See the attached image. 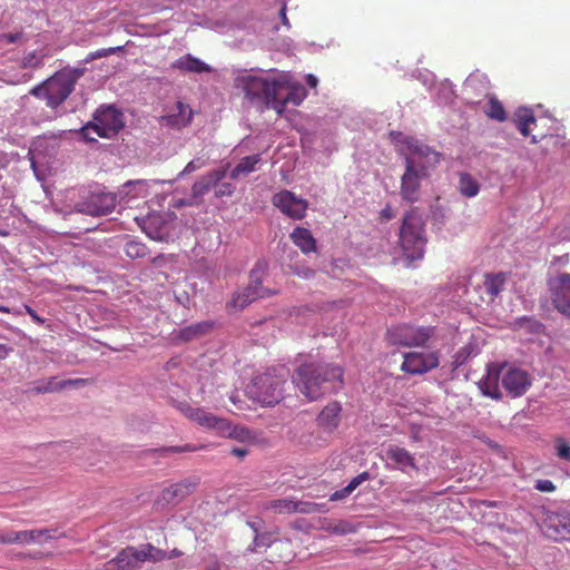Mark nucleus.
I'll return each instance as SVG.
<instances>
[{"instance_id": "nucleus-39", "label": "nucleus", "mask_w": 570, "mask_h": 570, "mask_svg": "<svg viewBox=\"0 0 570 570\" xmlns=\"http://www.w3.org/2000/svg\"><path fill=\"white\" fill-rule=\"evenodd\" d=\"M50 529H35L28 530L29 544L31 543H43L53 538Z\"/></svg>"}, {"instance_id": "nucleus-45", "label": "nucleus", "mask_w": 570, "mask_h": 570, "mask_svg": "<svg viewBox=\"0 0 570 570\" xmlns=\"http://www.w3.org/2000/svg\"><path fill=\"white\" fill-rule=\"evenodd\" d=\"M214 187H216V189H215L216 197L230 196L235 190V187L230 183H220L219 181Z\"/></svg>"}, {"instance_id": "nucleus-11", "label": "nucleus", "mask_w": 570, "mask_h": 570, "mask_svg": "<svg viewBox=\"0 0 570 570\" xmlns=\"http://www.w3.org/2000/svg\"><path fill=\"white\" fill-rule=\"evenodd\" d=\"M438 352L419 353L410 352L404 354L401 370L410 374H423L439 366Z\"/></svg>"}, {"instance_id": "nucleus-25", "label": "nucleus", "mask_w": 570, "mask_h": 570, "mask_svg": "<svg viewBox=\"0 0 570 570\" xmlns=\"http://www.w3.org/2000/svg\"><path fill=\"white\" fill-rule=\"evenodd\" d=\"M173 68L187 71V72H208L210 71V67L202 61L200 59L193 57L191 55H186L180 57L173 63Z\"/></svg>"}, {"instance_id": "nucleus-1", "label": "nucleus", "mask_w": 570, "mask_h": 570, "mask_svg": "<svg viewBox=\"0 0 570 570\" xmlns=\"http://www.w3.org/2000/svg\"><path fill=\"white\" fill-rule=\"evenodd\" d=\"M404 155V173L401 177L400 196L410 204L421 198L422 181L431 176V171L440 164L442 155L413 137L402 140Z\"/></svg>"}, {"instance_id": "nucleus-9", "label": "nucleus", "mask_w": 570, "mask_h": 570, "mask_svg": "<svg viewBox=\"0 0 570 570\" xmlns=\"http://www.w3.org/2000/svg\"><path fill=\"white\" fill-rule=\"evenodd\" d=\"M390 336L395 345L423 346L432 336V328L404 325L391 331Z\"/></svg>"}, {"instance_id": "nucleus-22", "label": "nucleus", "mask_w": 570, "mask_h": 570, "mask_svg": "<svg viewBox=\"0 0 570 570\" xmlns=\"http://www.w3.org/2000/svg\"><path fill=\"white\" fill-rule=\"evenodd\" d=\"M306 97V91L302 86L286 88L281 91L279 95H276L275 102L273 104V109L282 116L286 106L288 104H293L298 106Z\"/></svg>"}, {"instance_id": "nucleus-48", "label": "nucleus", "mask_w": 570, "mask_h": 570, "mask_svg": "<svg viewBox=\"0 0 570 570\" xmlns=\"http://www.w3.org/2000/svg\"><path fill=\"white\" fill-rule=\"evenodd\" d=\"M21 65L24 68H36L41 65V59L37 57L35 51L29 52L27 56L23 57Z\"/></svg>"}, {"instance_id": "nucleus-4", "label": "nucleus", "mask_w": 570, "mask_h": 570, "mask_svg": "<svg viewBox=\"0 0 570 570\" xmlns=\"http://www.w3.org/2000/svg\"><path fill=\"white\" fill-rule=\"evenodd\" d=\"M81 72L78 70H61L47 79L42 85L36 86L30 94L38 98H45L47 106L57 108L73 91L75 85Z\"/></svg>"}, {"instance_id": "nucleus-37", "label": "nucleus", "mask_w": 570, "mask_h": 570, "mask_svg": "<svg viewBox=\"0 0 570 570\" xmlns=\"http://www.w3.org/2000/svg\"><path fill=\"white\" fill-rule=\"evenodd\" d=\"M125 253L130 258H140L147 255V247L139 242L130 240L125 245Z\"/></svg>"}, {"instance_id": "nucleus-44", "label": "nucleus", "mask_w": 570, "mask_h": 570, "mask_svg": "<svg viewBox=\"0 0 570 570\" xmlns=\"http://www.w3.org/2000/svg\"><path fill=\"white\" fill-rule=\"evenodd\" d=\"M120 49H121V47L99 49L97 51L90 52L88 55V57L86 58V61H91V60H95V59L108 57V56L117 52Z\"/></svg>"}, {"instance_id": "nucleus-30", "label": "nucleus", "mask_w": 570, "mask_h": 570, "mask_svg": "<svg viewBox=\"0 0 570 570\" xmlns=\"http://www.w3.org/2000/svg\"><path fill=\"white\" fill-rule=\"evenodd\" d=\"M535 121L533 110H530V108H518V110L514 111L513 122L523 136H529L530 126L535 124Z\"/></svg>"}, {"instance_id": "nucleus-53", "label": "nucleus", "mask_w": 570, "mask_h": 570, "mask_svg": "<svg viewBox=\"0 0 570 570\" xmlns=\"http://www.w3.org/2000/svg\"><path fill=\"white\" fill-rule=\"evenodd\" d=\"M490 118L499 119V101L493 97L490 99V108L487 110Z\"/></svg>"}, {"instance_id": "nucleus-31", "label": "nucleus", "mask_w": 570, "mask_h": 570, "mask_svg": "<svg viewBox=\"0 0 570 570\" xmlns=\"http://www.w3.org/2000/svg\"><path fill=\"white\" fill-rule=\"evenodd\" d=\"M225 430L222 436H227L238 442H254L256 440V435L252 430L242 425H233L228 420L227 429Z\"/></svg>"}, {"instance_id": "nucleus-52", "label": "nucleus", "mask_w": 570, "mask_h": 570, "mask_svg": "<svg viewBox=\"0 0 570 570\" xmlns=\"http://www.w3.org/2000/svg\"><path fill=\"white\" fill-rule=\"evenodd\" d=\"M175 299L178 304H180L184 307H188L190 304V296L189 293L186 289H176L174 292Z\"/></svg>"}, {"instance_id": "nucleus-5", "label": "nucleus", "mask_w": 570, "mask_h": 570, "mask_svg": "<svg viewBox=\"0 0 570 570\" xmlns=\"http://www.w3.org/2000/svg\"><path fill=\"white\" fill-rule=\"evenodd\" d=\"M425 243L422 216L415 208H411L405 213L400 228V245L406 259L412 262L422 258Z\"/></svg>"}, {"instance_id": "nucleus-60", "label": "nucleus", "mask_w": 570, "mask_h": 570, "mask_svg": "<svg viewBox=\"0 0 570 570\" xmlns=\"http://www.w3.org/2000/svg\"><path fill=\"white\" fill-rule=\"evenodd\" d=\"M0 544H11L10 531L0 532Z\"/></svg>"}, {"instance_id": "nucleus-54", "label": "nucleus", "mask_w": 570, "mask_h": 570, "mask_svg": "<svg viewBox=\"0 0 570 570\" xmlns=\"http://www.w3.org/2000/svg\"><path fill=\"white\" fill-rule=\"evenodd\" d=\"M21 38H22V32L2 33V35H0V41H6L7 43H16Z\"/></svg>"}, {"instance_id": "nucleus-27", "label": "nucleus", "mask_w": 570, "mask_h": 570, "mask_svg": "<svg viewBox=\"0 0 570 570\" xmlns=\"http://www.w3.org/2000/svg\"><path fill=\"white\" fill-rule=\"evenodd\" d=\"M479 387L484 395L499 399V365L492 364L489 367L488 376L479 383Z\"/></svg>"}, {"instance_id": "nucleus-51", "label": "nucleus", "mask_w": 570, "mask_h": 570, "mask_svg": "<svg viewBox=\"0 0 570 570\" xmlns=\"http://www.w3.org/2000/svg\"><path fill=\"white\" fill-rule=\"evenodd\" d=\"M368 479H370V473L366 471L362 472L358 475H356L355 478H353L350 481V483L346 485V488L352 493L358 485H361L364 481H367Z\"/></svg>"}, {"instance_id": "nucleus-43", "label": "nucleus", "mask_w": 570, "mask_h": 570, "mask_svg": "<svg viewBox=\"0 0 570 570\" xmlns=\"http://www.w3.org/2000/svg\"><path fill=\"white\" fill-rule=\"evenodd\" d=\"M206 165H207L206 159L200 158V157L195 158V159L190 160V161L185 166L184 170L179 174V176H184V175H186V174H190V173H193V171H195V170H198V169H200V168L205 167Z\"/></svg>"}, {"instance_id": "nucleus-32", "label": "nucleus", "mask_w": 570, "mask_h": 570, "mask_svg": "<svg viewBox=\"0 0 570 570\" xmlns=\"http://www.w3.org/2000/svg\"><path fill=\"white\" fill-rule=\"evenodd\" d=\"M261 161V156L252 155L244 157L239 164L230 171V178L237 179L242 176H247L256 169V165Z\"/></svg>"}, {"instance_id": "nucleus-19", "label": "nucleus", "mask_w": 570, "mask_h": 570, "mask_svg": "<svg viewBox=\"0 0 570 570\" xmlns=\"http://www.w3.org/2000/svg\"><path fill=\"white\" fill-rule=\"evenodd\" d=\"M342 421V405L337 401L330 402L317 415L316 423L325 432L335 431Z\"/></svg>"}, {"instance_id": "nucleus-13", "label": "nucleus", "mask_w": 570, "mask_h": 570, "mask_svg": "<svg viewBox=\"0 0 570 570\" xmlns=\"http://www.w3.org/2000/svg\"><path fill=\"white\" fill-rule=\"evenodd\" d=\"M144 558L145 554L139 549L127 547L106 562L105 570H136L144 563Z\"/></svg>"}, {"instance_id": "nucleus-3", "label": "nucleus", "mask_w": 570, "mask_h": 570, "mask_svg": "<svg viewBox=\"0 0 570 570\" xmlns=\"http://www.w3.org/2000/svg\"><path fill=\"white\" fill-rule=\"evenodd\" d=\"M235 87L242 89L253 104L273 109L276 95L287 88V82L279 78L243 75L235 79Z\"/></svg>"}, {"instance_id": "nucleus-38", "label": "nucleus", "mask_w": 570, "mask_h": 570, "mask_svg": "<svg viewBox=\"0 0 570 570\" xmlns=\"http://www.w3.org/2000/svg\"><path fill=\"white\" fill-rule=\"evenodd\" d=\"M249 525L253 528V530L255 531V538H254V547L250 549L252 551H255L257 548H261V547H264V548H267V547H271L275 540L273 539L272 534L271 533H258V530L254 527V524L249 523Z\"/></svg>"}, {"instance_id": "nucleus-8", "label": "nucleus", "mask_w": 570, "mask_h": 570, "mask_svg": "<svg viewBox=\"0 0 570 570\" xmlns=\"http://www.w3.org/2000/svg\"><path fill=\"white\" fill-rule=\"evenodd\" d=\"M178 409L189 421L197 423L204 429L213 430L220 436L223 431L227 429V419L217 416L203 407H194L187 403H181Z\"/></svg>"}, {"instance_id": "nucleus-33", "label": "nucleus", "mask_w": 570, "mask_h": 570, "mask_svg": "<svg viewBox=\"0 0 570 570\" xmlns=\"http://www.w3.org/2000/svg\"><path fill=\"white\" fill-rule=\"evenodd\" d=\"M458 188L461 195L470 198L478 195L480 185L470 174L462 173L460 174Z\"/></svg>"}, {"instance_id": "nucleus-55", "label": "nucleus", "mask_w": 570, "mask_h": 570, "mask_svg": "<svg viewBox=\"0 0 570 570\" xmlns=\"http://www.w3.org/2000/svg\"><path fill=\"white\" fill-rule=\"evenodd\" d=\"M350 494H351L350 490L346 487H344L343 489L337 490L334 493H332L331 497H330V500L331 501L343 500L346 497H348Z\"/></svg>"}, {"instance_id": "nucleus-61", "label": "nucleus", "mask_w": 570, "mask_h": 570, "mask_svg": "<svg viewBox=\"0 0 570 570\" xmlns=\"http://www.w3.org/2000/svg\"><path fill=\"white\" fill-rule=\"evenodd\" d=\"M11 351H12L11 347H8L4 344H0V360L6 358Z\"/></svg>"}, {"instance_id": "nucleus-7", "label": "nucleus", "mask_w": 570, "mask_h": 570, "mask_svg": "<svg viewBox=\"0 0 570 570\" xmlns=\"http://www.w3.org/2000/svg\"><path fill=\"white\" fill-rule=\"evenodd\" d=\"M122 127V114L116 108L107 106L96 111L94 121L82 127L81 134L86 140L95 141L96 138L91 134L101 138H110L118 134Z\"/></svg>"}, {"instance_id": "nucleus-17", "label": "nucleus", "mask_w": 570, "mask_h": 570, "mask_svg": "<svg viewBox=\"0 0 570 570\" xmlns=\"http://www.w3.org/2000/svg\"><path fill=\"white\" fill-rule=\"evenodd\" d=\"M552 302L559 313L570 317V274L563 273L554 281Z\"/></svg>"}, {"instance_id": "nucleus-23", "label": "nucleus", "mask_w": 570, "mask_h": 570, "mask_svg": "<svg viewBox=\"0 0 570 570\" xmlns=\"http://www.w3.org/2000/svg\"><path fill=\"white\" fill-rule=\"evenodd\" d=\"M140 226L146 235L154 240H160L166 236V222L158 213H151L141 218Z\"/></svg>"}, {"instance_id": "nucleus-29", "label": "nucleus", "mask_w": 570, "mask_h": 570, "mask_svg": "<svg viewBox=\"0 0 570 570\" xmlns=\"http://www.w3.org/2000/svg\"><path fill=\"white\" fill-rule=\"evenodd\" d=\"M212 327L213 324L210 322L195 323L181 328L177 334V338L183 342H189L207 334Z\"/></svg>"}, {"instance_id": "nucleus-34", "label": "nucleus", "mask_w": 570, "mask_h": 570, "mask_svg": "<svg viewBox=\"0 0 570 570\" xmlns=\"http://www.w3.org/2000/svg\"><path fill=\"white\" fill-rule=\"evenodd\" d=\"M265 508L276 513H295L294 500L289 498L272 500Z\"/></svg>"}, {"instance_id": "nucleus-47", "label": "nucleus", "mask_w": 570, "mask_h": 570, "mask_svg": "<svg viewBox=\"0 0 570 570\" xmlns=\"http://www.w3.org/2000/svg\"><path fill=\"white\" fill-rule=\"evenodd\" d=\"M28 530L24 531H10L11 544H29Z\"/></svg>"}, {"instance_id": "nucleus-15", "label": "nucleus", "mask_w": 570, "mask_h": 570, "mask_svg": "<svg viewBox=\"0 0 570 570\" xmlns=\"http://www.w3.org/2000/svg\"><path fill=\"white\" fill-rule=\"evenodd\" d=\"M503 387L512 397H520L532 384L531 376L524 370L512 367L501 380Z\"/></svg>"}, {"instance_id": "nucleus-35", "label": "nucleus", "mask_w": 570, "mask_h": 570, "mask_svg": "<svg viewBox=\"0 0 570 570\" xmlns=\"http://www.w3.org/2000/svg\"><path fill=\"white\" fill-rule=\"evenodd\" d=\"M206 448L204 444H191L187 443L184 445H176V446H163L158 449L157 451L160 453V455L165 456L170 453H186V452H197L202 451Z\"/></svg>"}, {"instance_id": "nucleus-56", "label": "nucleus", "mask_w": 570, "mask_h": 570, "mask_svg": "<svg viewBox=\"0 0 570 570\" xmlns=\"http://www.w3.org/2000/svg\"><path fill=\"white\" fill-rule=\"evenodd\" d=\"M24 309L35 322L39 324L43 323V320L37 314V312L32 307H30L29 305H24Z\"/></svg>"}, {"instance_id": "nucleus-26", "label": "nucleus", "mask_w": 570, "mask_h": 570, "mask_svg": "<svg viewBox=\"0 0 570 570\" xmlns=\"http://www.w3.org/2000/svg\"><path fill=\"white\" fill-rule=\"evenodd\" d=\"M85 382H86V380H83V379L66 380L62 382H57L56 377H50L48 381L37 383V385H35V387L32 389V391L37 394L50 393V392L60 391L69 385L78 386V385L83 384Z\"/></svg>"}, {"instance_id": "nucleus-14", "label": "nucleus", "mask_w": 570, "mask_h": 570, "mask_svg": "<svg viewBox=\"0 0 570 570\" xmlns=\"http://www.w3.org/2000/svg\"><path fill=\"white\" fill-rule=\"evenodd\" d=\"M543 532L554 540L570 538V514L548 513L543 520Z\"/></svg>"}, {"instance_id": "nucleus-63", "label": "nucleus", "mask_w": 570, "mask_h": 570, "mask_svg": "<svg viewBox=\"0 0 570 570\" xmlns=\"http://www.w3.org/2000/svg\"><path fill=\"white\" fill-rule=\"evenodd\" d=\"M206 570H220V564L217 560H214Z\"/></svg>"}, {"instance_id": "nucleus-24", "label": "nucleus", "mask_w": 570, "mask_h": 570, "mask_svg": "<svg viewBox=\"0 0 570 570\" xmlns=\"http://www.w3.org/2000/svg\"><path fill=\"white\" fill-rule=\"evenodd\" d=\"M292 242L305 254L316 250V239L304 227H295L289 235Z\"/></svg>"}, {"instance_id": "nucleus-46", "label": "nucleus", "mask_w": 570, "mask_h": 570, "mask_svg": "<svg viewBox=\"0 0 570 570\" xmlns=\"http://www.w3.org/2000/svg\"><path fill=\"white\" fill-rule=\"evenodd\" d=\"M534 489L540 492H553L556 491L557 487L552 482V480L549 479H540L535 481Z\"/></svg>"}, {"instance_id": "nucleus-42", "label": "nucleus", "mask_w": 570, "mask_h": 570, "mask_svg": "<svg viewBox=\"0 0 570 570\" xmlns=\"http://www.w3.org/2000/svg\"><path fill=\"white\" fill-rule=\"evenodd\" d=\"M332 532L335 534L344 535L348 533L356 532L357 528L347 521H340L335 525L331 528Z\"/></svg>"}, {"instance_id": "nucleus-50", "label": "nucleus", "mask_w": 570, "mask_h": 570, "mask_svg": "<svg viewBox=\"0 0 570 570\" xmlns=\"http://www.w3.org/2000/svg\"><path fill=\"white\" fill-rule=\"evenodd\" d=\"M368 479H370V473L366 471L362 472L358 475H356L355 478H353L350 481V483L346 485V488L352 493L358 485H361L364 481H367Z\"/></svg>"}, {"instance_id": "nucleus-16", "label": "nucleus", "mask_w": 570, "mask_h": 570, "mask_svg": "<svg viewBox=\"0 0 570 570\" xmlns=\"http://www.w3.org/2000/svg\"><path fill=\"white\" fill-rule=\"evenodd\" d=\"M273 293L264 288L261 285V282L254 278V274H252V283L249 286L243 288L239 292H236L230 301V305L237 309H243L254 301L258 298H264Z\"/></svg>"}, {"instance_id": "nucleus-64", "label": "nucleus", "mask_w": 570, "mask_h": 570, "mask_svg": "<svg viewBox=\"0 0 570 570\" xmlns=\"http://www.w3.org/2000/svg\"><path fill=\"white\" fill-rule=\"evenodd\" d=\"M180 554H181V552H180V551H178L177 549H174V550L171 551L170 556H167V558H169V559H170V558H174V557H178V556H180Z\"/></svg>"}, {"instance_id": "nucleus-6", "label": "nucleus", "mask_w": 570, "mask_h": 570, "mask_svg": "<svg viewBox=\"0 0 570 570\" xmlns=\"http://www.w3.org/2000/svg\"><path fill=\"white\" fill-rule=\"evenodd\" d=\"M286 375L284 371H267L253 379L246 387V394L249 399L264 406H273L284 397V385Z\"/></svg>"}, {"instance_id": "nucleus-21", "label": "nucleus", "mask_w": 570, "mask_h": 570, "mask_svg": "<svg viewBox=\"0 0 570 570\" xmlns=\"http://www.w3.org/2000/svg\"><path fill=\"white\" fill-rule=\"evenodd\" d=\"M227 167H223L219 169L212 170L206 175L202 176L193 186H191V196L194 198H200L205 194H207L215 185L222 181L227 175Z\"/></svg>"}, {"instance_id": "nucleus-2", "label": "nucleus", "mask_w": 570, "mask_h": 570, "mask_svg": "<svg viewBox=\"0 0 570 570\" xmlns=\"http://www.w3.org/2000/svg\"><path fill=\"white\" fill-rule=\"evenodd\" d=\"M344 371L328 363L302 364L293 375V382L303 395L315 401L323 395L336 392L343 385Z\"/></svg>"}, {"instance_id": "nucleus-28", "label": "nucleus", "mask_w": 570, "mask_h": 570, "mask_svg": "<svg viewBox=\"0 0 570 570\" xmlns=\"http://www.w3.org/2000/svg\"><path fill=\"white\" fill-rule=\"evenodd\" d=\"M479 289L481 291V302H493L499 293V274L485 275L482 285L479 286Z\"/></svg>"}, {"instance_id": "nucleus-59", "label": "nucleus", "mask_w": 570, "mask_h": 570, "mask_svg": "<svg viewBox=\"0 0 570 570\" xmlns=\"http://www.w3.org/2000/svg\"><path fill=\"white\" fill-rule=\"evenodd\" d=\"M279 17L282 19V22L285 27L289 28V21L286 17V6L283 4L282 8L279 9Z\"/></svg>"}, {"instance_id": "nucleus-41", "label": "nucleus", "mask_w": 570, "mask_h": 570, "mask_svg": "<svg viewBox=\"0 0 570 570\" xmlns=\"http://www.w3.org/2000/svg\"><path fill=\"white\" fill-rule=\"evenodd\" d=\"M556 451L557 456L561 460L570 461V444L564 438L559 436L556 439Z\"/></svg>"}, {"instance_id": "nucleus-36", "label": "nucleus", "mask_w": 570, "mask_h": 570, "mask_svg": "<svg viewBox=\"0 0 570 570\" xmlns=\"http://www.w3.org/2000/svg\"><path fill=\"white\" fill-rule=\"evenodd\" d=\"M140 551L145 554L144 562H158L167 558V553L164 550L158 549L150 543L145 544Z\"/></svg>"}, {"instance_id": "nucleus-57", "label": "nucleus", "mask_w": 570, "mask_h": 570, "mask_svg": "<svg viewBox=\"0 0 570 570\" xmlns=\"http://www.w3.org/2000/svg\"><path fill=\"white\" fill-rule=\"evenodd\" d=\"M380 215H381V218H382L383 220H390V219H392V218L394 217L393 209L391 208V206H390V205H387L385 208H383V209L381 210V214H380Z\"/></svg>"}, {"instance_id": "nucleus-62", "label": "nucleus", "mask_w": 570, "mask_h": 570, "mask_svg": "<svg viewBox=\"0 0 570 570\" xmlns=\"http://www.w3.org/2000/svg\"><path fill=\"white\" fill-rule=\"evenodd\" d=\"M317 78L314 76V75H307L306 76V83L311 87V88H316L317 86Z\"/></svg>"}, {"instance_id": "nucleus-58", "label": "nucleus", "mask_w": 570, "mask_h": 570, "mask_svg": "<svg viewBox=\"0 0 570 570\" xmlns=\"http://www.w3.org/2000/svg\"><path fill=\"white\" fill-rule=\"evenodd\" d=\"M248 453V450L246 448H233L230 450V454L237 456V458H240L243 459L244 456H246Z\"/></svg>"}, {"instance_id": "nucleus-10", "label": "nucleus", "mask_w": 570, "mask_h": 570, "mask_svg": "<svg viewBox=\"0 0 570 570\" xmlns=\"http://www.w3.org/2000/svg\"><path fill=\"white\" fill-rule=\"evenodd\" d=\"M272 203L284 215L292 219H302L305 216L308 206L305 199L297 197L289 190H282L275 194L272 198Z\"/></svg>"}, {"instance_id": "nucleus-40", "label": "nucleus", "mask_w": 570, "mask_h": 570, "mask_svg": "<svg viewBox=\"0 0 570 570\" xmlns=\"http://www.w3.org/2000/svg\"><path fill=\"white\" fill-rule=\"evenodd\" d=\"M321 504L311 501H296L294 500L295 513L311 514L321 511Z\"/></svg>"}, {"instance_id": "nucleus-20", "label": "nucleus", "mask_w": 570, "mask_h": 570, "mask_svg": "<svg viewBox=\"0 0 570 570\" xmlns=\"http://www.w3.org/2000/svg\"><path fill=\"white\" fill-rule=\"evenodd\" d=\"M386 456L393 462V468L404 473L409 470L419 471L414 455L404 448L390 445L386 449Z\"/></svg>"}, {"instance_id": "nucleus-18", "label": "nucleus", "mask_w": 570, "mask_h": 570, "mask_svg": "<svg viewBox=\"0 0 570 570\" xmlns=\"http://www.w3.org/2000/svg\"><path fill=\"white\" fill-rule=\"evenodd\" d=\"M199 484L198 478L185 479L180 482L170 484L161 492V498L167 503H176L181 501L187 495L191 494Z\"/></svg>"}, {"instance_id": "nucleus-49", "label": "nucleus", "mask_w": 570, "mask_h": 570, "mask_svg": "<svg viewBox=\"0 0 570 570\" xmlns=\"http://www.w3.org/2000/svg\"><path fill=\"white\" fill-rule=\"evenodd\" d=\"M368 479H370V473L366 471L362 472L358 475H356L355 478H353L350 481V483L346 485V488L352 493L358 485H361L364 481H367Z\"/></svg>"}, {"instance_id": "nucleus-12", "label": "nucleus", "mask_w": 570, "mask_h": 570, "mask_svg": "<svg viewBox=\"0 0 570 570\" xmlns=\"http://www.w3.org/2000/svg\"><path fill=\"white\" fill-rule=\"evenodd\" d=\"M116 207V198L111 194H92L85 203L76 205L79 213L90 216H104L110 214Z\"/></svg>"}]
</instances>
